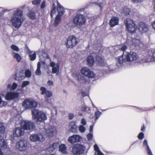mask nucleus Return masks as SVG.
Wrapping results in <instances>:
<instances>
[{"label":"nucleus","instance_id":"nucleus-41","mask_svg":"<svg viewBox=\"0 0 155 155\" xmlns=\"http://www.w3.org/2000/svg\"><path fill=\"white\" fill-rule=\"evenodd\" d=\"M40 91H41V94L42 95L45 94L47 91L46 88L43 87H41Z\"/></svg>","mask_w":155,"mask_h":155},{"label":"nucleus","instance_id":"nucleus-25","mask_svg":"<svg viewBox=\"0 0 155 155\" xmlns=\"http://www.w3.org/2000/svg\"><path fill=\"white\" fill-rule=\"evenodd\" d=\"M119 19L117 17H113L110 21L109 24L110 27H112L117 25L118 24Z\"/></svg>","mask_w":155,"mask_h":155},{"label":"nucleus","instance_id":"nucleus-18","mask_svg":"<svg viewBox=\"0 0 155 155\" xmlns=\"http://www.w3.org/2000/svg\"><path fill=\"white\" fill-rule=\"evenodd\" d=\"M19 93L15 92L8 91L7 92L5 96L6 100H12L18 97Z\"/></svg>","mask_w":155,"mask_h":155},{"label":"nucleus","instance_id":"nucleus-36","mask_svg":"<svg viewBox=\"0 0 155 155\" xmlns=\"http://www.w3.org/2000/svg\"><path fill=\"white\" fill-rule=\"evenodd\" d=\"M18 86L17 84L14 83L12 85L11 84H8L7 87L10 89V90H14L16 89Z\"/></svg>","mask_w":155,"mask_h":155},{"label":"nucleus","instance_id":"nucleus-27","mask_svg":"<svg viewBox=\"0 0 155 155\" xmlns=\"http://www.w3.org/2000/svg\"><path fill=\"white\" fill-rule=\"evenodd\" d=\"M87 65L89 67L92 66L94 63V58L93 56H89L87 58Z\"/></svg>","mask_w":155,"mask_h":155},{"label":"nucleus","instance_id":"nucleus-45","mask_svg":"<svg viewBox=\"0 0 155 155\" xmlns=\"http://www.w3.org/2000/svg\"><path fill=\"white\" fill-rule=\"evenodd\" d=\"M25 77L29 78L31 76V73L30 70H28L25 72Z\"/></svg>","mask_w":155,"mask_h":155},{"label":"nucleus","instance_id":"nucleus-6","mask_svg":"<svg viewBox=\"0 0 155 155\" xmlns=\"http://www.w3.org/2000/svg\"><path fill=\"white\" fill-rule=\"evenodd\" d=\"M44 128L45 130V135L49 137H53L54 134L56 132V127L49 124L46 125Z\"/></svg>","mask_w":155,"mask_h":155},{"label":"nucleus","instance_id":"nucleus-24","mask_svg":"<svg viewBox=\"0 0 155 155\" xmlns=\"http://www.w3.org/2000/svg\"><path fill=\"white\" fill-rule=\"evenodd\" d=\"M72 77L74 78L75 79L79 81L82 82H85L84 80L85 78L82 76L81 74L75 72L72 74Z\"/></svg>","mask_w":155,"mask_h":155},{"label":"nucleus","instance_id":"nucleus-52","mask_svg":"<svg viewBox=\"0 0 155 155\" xmlns=\"http://www.w3.org/2000/svg\"><path fill=\"white\" fill-rule=\"evenodd\" d=\"M81 123L83 125H86L87 124V121L84 118L82 119L81 121Z\"/></svg>","mask_w":155,"mask_h":155},{"label":"nucleus","instance_id":"nucleus-32","mask_svg":"<svg viewBox=\"0 0 155 155\" xmlns=\"http://www.w3.org/2000/svg\"><path fill=\"white\" fill-rule=\"evenodd\" d=\"M45 94V101L47 103H49V99L48 98L51 97L52 96L53 93L51 91H47Z\"/></svg>","mask_w":155,"mask_h":155},{"label":"nucleus","instance_id":"nucleus-40","mask_svg":"<svg viewBox=\"0 0 155 155\" xmlns=\"http://www.w3.org/2000/svg\"><path fill=\"white\" fill-rule=\"evenodd\" d=\"M5 130V127L3 124L2 123H0V133H4Z\"/></svg>","mask_w":155,"mask_h":155},{"label":"nucleus","instance_id":"nucleus-26","mask_svg":"<svg viewBox=\"0 0 155 155\" xmlns=\"http://www.w3.org/2000/svg\"><path fill=\"white\" fill-rule=\"evenodd\" d=\"M77 126L74 122H71L69 126V128L70 131L71 132H75L76 131Z\"/></svg>","mask_w":155,"mask_h":155},{"label":"nucleus","instance_id":"nucleus-17","mask_svg":"<svg viewBox=\"0 0 155 155\" xmlns=\"http://www.w3.org/2000/svg\"><path fill=\"white\" fill-rule=\"evenodd\" d=\"M127 55V58L128 61L131 62L136 60L138 58L137 54L133 51H130L129 53L126 52Z\"/></svg>","mask_w":155,"mask_h":155},{"label":"nucleus","instance_id":"nucleus-15","mask_svg":"<svg viewBox=\"0 0 155 155\" xmlns=\"http://www.w3.org/2000/svg\"><path fill=\"white\" fill-rule=\"evenodd\" d=\"M29 139L32 142H43L45 140V137L41 134H32L30 136Z\"/></svg>","mask_w":155,"mask_h":155},{"label":"nucleus","instance_id":"nucleus-57","mask_svg":"<svg viewBox=\"0 0 155 155\" xmlns=\"http://www.w3.org/2000/svg\"><path fill=\"white\" fill-rule=\"evenodd\" d=\"M25 51L28 54H31L32 53L31 51H30L28 48H26Z\"/></svg>","mask_w":155,"mask_h":155},{"label":"nucleus","instance_id":"nucleus-63","mask_svg":"<svg viewBox=\"0 0 155 155\" xmlns=\"http://www.w3.org/2000/svg\"><path fill=\"white\" fill-rule=\"evenodd\" d=\"M153 4L154 8L155 9V0H153Z\"/></svg>","mask_w":155,"mask_h":155},{"label":"nucleus","instance_id":"nucleus-53","mask_svg":"<svg viewBox=\"0 0 155 155\" xmlns=\"http://www.w3.org/2000/svg\"><path fill=\"white\" fill-rule=\"evenodd\" d=\"M127 46L126 45H124L121 47L120 50L123 51H125L127 49Z\"/></svg>","mask_w":155,"mask_h":155},{"label":"nucleus","instance_id":"nucleus-47","mask_svg":"<svg viewBox=\"0 0 155 155\" xmlns=\"http://www.w3.org/2000/svg\"><path fill=\"white\" fill-rule=\"evenodd\" d=\"M30 84V82L28 81H25L23 82L21 85V87H25L28 85Z\"/></svg>","mask_w":155,"mask_h":155},{"label":"nucleus","instance_id":"nucleus-9","mask_svg":"<svg viewBox=\"0 0 155 155\" xmlns=\"http://www.w3.org/2000/svg\"><path fill=\"white\" fill-rule=\"evenodd\" d=\"M85 149V147L79 144L75 145L72 147V152L76 155H78L83 153Z\"/></svg>","mask_w":155,"mask_h":155},{"label":"nucleus","instance_id":"nucleus-1","mask_svg":"<svg viewBox=\"0 0 155 155\" xmlns=\"http://www.w3.org/2000/svg\"><path fill=\"white\" fill-rule=\"evenodd\" d=\"M23 12L19 8L14 10L12 16L10 19V21L13 27L18 28L21 26L23 20L22 19Z\"/></svg>","mask_w":155,"mask_h":155},{"label":"nucleus","instance_id":"nucleus-10","mask_svg":"<svg viewBox=\"0 0 155 155\" xmlns=\"http://www.w3.org/2000/svg\"><path fill=\"white\" fill-rule=\"evenodd\" d=\"M16 148L20 151H23L29 148L27 141L25 140H21L16 145Z\"/></svg>","mask_w":155,"mask_h":155},{"label":"nucleus","instance_id":"nucleus-20","mask_svg":"<svg viewBox=\"0 0 155 155\" xmlns=\"http://www.w3.org/2000/svg\"><path fill=\"white\" fill-rule=\"evenodd\" d=\"M82 140V138L78 135H72L69 137L68 139V141L71 143L80 142Z\"/></svg>","mask_w":155,"mask_h":155},{"label":"nucleus","instance_id":"nucleus-16","mask_svg":"<svg viewBox=\"0 0 155 155\" xmlns=\"http://www.w3.org/2000/svg\"><path fill=\"white\" fill-rule=\"evenodd\" d=\"M96 62L101 66H105V70L106 71H110L109 67L107 65L104 60L101 57L97 56L96 57Z\"/></svg>","mask_w":155,"mask_h":155},{"label":"nucleus","instance_id":"nucleus-11","mask_svg":"<svg viewBox=\"0 0 155 155\" xmlns=\"http://www.w3.org/2000/svg\"><path fill=\"white\" fill-rule=\"evenodd\" d=\"M46 58L50 60V66L52 68V73L53 74L56 73L58 74L59 72L60 64L58 63H55L54 62L51 61V59L49 56L47 54H46Z\"/></svg>","mask_w":155,"mask_h":155},{"label":"nucleus","instance_id":"nucleus-14","mask_svg":"<svg viewBox=\"0 0 155 155\" xmlns=\"http://www.w3.org/2000/svg\"><path fill=\"white\" fill-rule=\"evenodd\" d=\"M7 144L5 142L3 136H0V155H4L3 153L1 150L4 149H6L7 148ZM4 155H16L15 154H10L5 153Z\"/></svg>","mask_w":155,"mask_h":155},{"label":"nucleus","instance_id":"nucleus-42","mask_svg":"<svg viewBox=\"0 0 155 155\" xmlns=\"http://www.w3.org/2000/svg\"><path fill=\"white\" fill-rule=\"evenodd\" d=\"M30 59L33 61L35 60L36 58V54L35 52H34L32 54H30L29 55Z\"/></svg>","mask_w":155,"mask_h":155},{"label":"nucleus","instance_id":"nucleus-8","mask_svg":"<svg viewBox=\"0 0 155 155\" xmlns=\"http://www.w3.org/2000/svg\"><path fill=\"white\" fill-rule=\"evenodd\" d=\"M81 73L82 75L89 78H94L95 76L94 73L87 67H82L81 70Z\"/></svg>","mask_w":155,"mask_h":155},{"label":"nucleus","instance_id":"nucleus-2","mask_svg":"<svg viewBox=\"0 0 155 155\" xmlns=\"http://www.w3.org/2000/svg\"><path fill=\"white\" fill-rule=\"evenodd\" d=\"M32 119L37 122H43L47 119V116L45 113L42 111L35 109L32 111Z\"/></svg>","mask_w":155,"mask_h":155},{"label":"nucleus","instance_id":"nucleus-50","mask_svg":"<svg viewBox=\"0 0 155 155\" xmlns=\"http://www.w3.org/2000/svg\"><path fill=\"white\" fill-rule=\"evenodd\" d=\"M144 0H131L132 2L134 3H140L142 2Z\"/></svg>","mask_w":155,"mask_h":155},{"label":"nucleus","instance_id":"nucleus-58","mask_svg":"<svg viewBox=\"0 0 155 155\" xmlns=\"http://www.w3.org/2000/svg\"><path fill=\"white\" fill-rule=\"evenodd\" d=\"M69 117L70 119L71 120L74 117V115L73 114L70 113L69 114Z\"/></svg>","mask_w":155,"mask_h":155},{"label":"nucleus","instance_id":"nucleus-54","mask_svg":"<svg viewBox=\"0 0 155 155\" xmlns=\"http://www.w3.org/2000/svg\"><path fill=\"white\" fill-rule=\"evenodd\" d=\"M87 108L90 110V108L89 107H87L86 106H83L81 107V110L83 112H85L86 111V110Z\"/></svg>","mask_w":155,"mask_h":155},{"label":"nucleus","instance_id":"nucleus-31","mask_svg":"<svg viewBox=\"0 0 155 155\" xmlns=\"http://www.w3.org/2000/svg\"><path fill=\"white\" fill-rule=\"evenodd\" d=\"M94 149L95 151V155H104L99 149V147L97 144H95L94 146Z\"/></svg>","mask_w":155,"mask_h":155},{"label":"nucleus","instance_id":"nucleus-35","mask_svg":"<svg viewBox=\"0 0 155 155\" xmlns=\"http://www.w3.org/2000/svg\"><path fill=\"white\" fill-rule=\"evenodd\" d=\"M143 146L146 145L148 155H153L152 152L148 145L147 141V140H144L143 143Z\"/></svg>","mask_w":155,"mask_h":155},{"label":"nucleus","instance_id":"nucleus-39","mask_svg":"<svg viewBox=\"0 0 155 155\" xmlns=\"http://www.w3.org/2000/svg\"><path fill=\"white\" fill-rule=\"evenodd\" d=\"M28 16L32 20L36 18V16L35 15V13L33 12H30L28 13Z\"/></svg>","mask_w":155,"mask_h":155},{"label":"nucleus","instance_id":"nucleus-44","mask_svg":"<svg viewBox=\"0 0 155 155\" xmlns=\"http://www.w3.org/2000/svg\"><path fill=\"white\" fill-rule=\"evenodd\" d=\"M101 114V113L98 110H97L96 111L95 114V120H96L100 117V115Z\"/></svg>","mask_w":155,"mask_h":155},{"label":"nucleus","instance_id":"nucleus-38","mask_svg":"<svg viewBox=\"0 0 155 155\" xmlns=\"http://www.w3.org/2000/svg\"><path fill=\"white\" fill-rule=\"evenodd\" d=\"M56 6L55 4L53 3L51 7V10L50 13V15L51 18H53L54 15L56 12Z\"/></svg>","mask_w":155,"mask_h":155},{"label":"nucleus","instance_id":"nucleus-43","mask_svg":"<svg viewBox=\"0 0 155 155\" xmlns=\"http://www.w3.org/2000/svg\"><path fill=\"white\" fill-rule=\"evenodd\" d=\"M11 48L13 50L15 51L16 52H18L19 51V48L15 45H12L11 46Z\"/></svg>","mask_w":155,"mask_h":155},{"label":"nucleus","instance_id":"nucleus-23","mask_svg":"<svg viewBox=\"0 0 155 155\" xmlns=\"http://www.w3.org/2000/svg\"><path fill=\"white\" fill-rule=\"evenodd\" d=\"M58 147V144L57 143H54L51 145L46 150V154L50 153L52 152Z\"/></svg>","mask_w":155,"mask_h":155},{"label":"nucleus","instance_id":"nucleus-55","mask_svg":"<svg viewBox=\"0 0 155 155\" xmlns=\"http://www.w3.org/2000/svg\"><path fill=\"white\" fill-rule=\"evenodd\" d=\"M45 1H43L41 5V8H45Z\"/></svg>","mask_w":155,"mask_h":155},{"label":"nucleus","instance_id":"nucleus-48","mask_svg":"<svg viewBox=\"0 0 155 155\" xmlns=\"http://www.w3.org/2000/svg\"><path fill=\"white\" fill-rule=\"evenodd\" d=\"M87 139L89 140H91L93 138V134L91 133H89L87 135Z\"/></svg>","mask_w":155,"mask_h":155},{"label":"nucleus","instance_id":"nucleus-21","mask_svg":"<svg viewBox=\"0 0 155 155\" xmlns=\"http://www.w3.org/2000/svg\"><path fill=\"white\" fill-rule=\"evenodd\" d=\"M24 129L21 127H16L14 131L13 134L14 136L20 137L24 134Z\"/></svg>","mask_w":155,"mask_h":155},{"label":"nucleus","instance_id":"nucleus-12","mask_svg":"<svg viewBox=\"0 0 155 155\" xmlns=\"http://www.w3.org/2000/svg\"><path fill=\"white\" fill-rule=\"evenodd\" d=\"M21 127L24 130H31L34 127L33 123L28 120H23L21 123Z\"/></svg>","mask_w":155,"mask_h":155},{"label":"nucleus","instance_id":"nucleus-22","mask_svg":"<svg viewBox=\"0 0 155 155\" xmlns=\"http://www.w3.org/2000/svg\"><path fill=\"white\" fill-rule=\"evenodd\" d=\"M149 26L148 25L143 22L140 23L138 29L139 31L142 33L146 32L148 30Z\"/></svg>","mask_w":155,"mask_h":155},{"label":"nucleus","instance_id":"nucleus-37","mask_svg":"<svg viewBox=\"0 0 155 155\" xmlns=\"http://www.w3.org/2000/svg\"><path fill=\"white\" fill-rule=\"evenodd\" d=\"M41 64L40 62H38L37 64V67L36 70L35 71V74L37 75H40L41 74V71L40 70Z\"/></svg>","mask_w":155,"mask_h":155},{"label":"nucleus","instance_id":"nucleus-4","mask_svg":"<svg viewBox=\"0 0 155 155\" xmlns=\"http://www.w3.org/2000/svg\"><path fill=\"white\" fill-rule=\"evenodd\" d=\"M22 105L25 109H29L36 108L38 104L34 100L29 98L25 100L23 102Z\"/></svg>","mask_w":155,"mask_h":155},{"label":"nucleus","instance_id":"nucleus-30","mask_svg":"<svg viewBox=\"0 0 155 155\" xmlns=\"http://www.w3.org/2000/svg\"><path fill=\"white\" fill-rule=\"evenodd\" d=\"M62 16L59 15H57L55 18V20L53 24V25L54 27L56 26L60 22Z\"/></svg>","mask_w":155,"mask_h":155},{"label":"nucleus","instance_id":"nucleus-13","mask_svg":"<svg viewBox=\"0 0 155 155\" xmlns=\"http://www.w3.org/2000/svg\"><path fill=\"white\" fill-rule=\"evenodd\" d=\"M143 42L140 36L138 35H136L131 41L130 46H133L137 47L142 45Z\"/></svg>","mask_w":155,"mask_h":155},{"label":"nucleus","instance_id":"nucleus-3","mask_svg":"<svg viewBox=\"0 0 155 155\" xmlns=\"http://www.w3.org/2000/svg\"><path fill=\"white\" fill-rule=\"evenodd\" d=\"M124 23L128 32L133 33L136 31L137 26L133 20L130 18H126L124 21Z\"/></svg>","mask_w":155,"mask_h":155},{"label":"nucleus","instance_id":"nucleus-7","mask_svg":"<svg viewBox=\"0 0 155 155\" xmlns=\"http://www.w3.org/2000/svg\"><path fill=\"white\" fill-rule=\"evenodd\" d=\"M78 43L76 37L74 35H71L67 39L66 45L68 48H72Z\"/></svg>","mask_w":155,"mask_h":155},{"label":"nucleus","instance_id":"nucleus-19","mask_svg":"<svg viewBox=\"0 0 155 155\" xmlns=\"http://www.w3.org/2000/svg\"><path fill=\"white\" fill-rule=\"evenodd\" d=\"M127 55L126 54V52H124L122 55L118 57L116 59V61L117 62V66H119L120 64H122L128 61L127 58Z\"/></svg>","mask_w":155,"mask_h":155},{"label":"nucleus","instance_id":"nucleus-59","mask_svg":"<svg viewBox=\"0 0 155 155\" xmlns=\"http://www.w3.org/2000/svg\"><path fill=\"white\" fill-rule=\"evenodd\" d=\"M48 84L50 85H53V82L51 81H48Z\"/></svg>","mask_w":155,"mask_h":155},{"label":"nucleus","instance_id":"nucleus-61","mask_svg":"<svg viewBox=\"0 0 155 155\" xmlns=\"http://www.w3.org/2000/svg\"><path fill=\"white\" fill-rule=\"evenodd\" d=\"M93 125H91L90 126V129H89L90 132H92V131L93 130Z\"/></svg>","mask_w":155,"mask_h":155},{"label":"nucleus","instance_id":"nucleus-28","mask_svg":"<svg viewBox=\"0 0 155 155\" xmlns=\"http://www.w3.org/2000/svg\"><path fill=\"white\" fill-rule=\"evenodd\" d=\"M12 55L18 62H19L21 61L22 59L21 57L18 53L12 51Z\"/></svg>","mask_w":155,"mask_h":155},{"label":"nucleus","instance_id":"nucleus-64","mask_svg":"<svg viewBox=\"0 0 155 155\" xmlns=\"http://www.w3.org/2000/svg\"><path fill=\"white\" fill-rule=\"evenodd\" d=\"M2 102V99H1V97H0V104Z\"/></svg>","mask_w":155,"mask_h":155},{"label":"nucleus","instance_id":"nucleus-33","mask_svg":"<svg viewBox=\"0 0 155 155\" xmlns=\"http://www.w3.org/2000/svg\"><path fill=\"white\" fill-rule=\"evenodd\" d=\"M66 147L64 144H61L59 146V151L64 154H67V152L66 150Z\"/></svg>","mask_w":155,"mask_h":155},{"label":"nucleus","instance_id":"nucleus-46","mask_svg":"<svg viewBox=\"0 0 155 155\" xmlns=\"http://www.w3.org/2000/svg\"><path fill=\"white\" fill-rule=\"evenodd\" d=\"M79 129L80 132L84 133L85 130V128L83 125H80L79 126Z\"/></svg>","mask_w":155,"mask_h":155},{"label":"nucleus","instance_id":"nucleus-56","mask_svg":"<svg viewBox=\"0 0 155 155\" xmlns=\"http://www.w3.org/2000/svg\"><path fill=\"white\" fill-rule=\"evenodd\" d=\"M151 25L153 29L155 31V20L152 22Z\"/></svg>","mask_w":155,"mask_h":155},{"label":"nucleus","instance_id":"nucleus-5","mask_svg":"<svg viewBox=\"0 0 155 155\" xmlns=\"http://www.w3.org/2000/svg\"><path fill=\"white\" fill-rule=\"evenodd\" d=\"M73 21V23L75 25L81 26L85 23L86 18L83 15L78 14L74 17Z\"/></svg>","mask_w":155,"mask_h":155},{"label":"nucleus","instance_id":"nucleus-51","mask_svg":"<svg viewBox=\"0 0 155 155\" xmlns=\"http://www.w3.org/2000/svg\"><path fill=\"white\" fill-rule=\"evenodd\" d=\"M144 134L142 132H141L138 136V138L140 140L142 139L144 137Z\"/></svg>","mask_w":155,"mask_h":155},{"label":"nucleus","instance_id":"nucleus-49","mask_svg":"<svg viewBox=\"0 0 155 155\" xmlns=\"http://www.w3.org/2000/svg\"><path fill=\"white\" fill-rule=\"evenodd\" d=\"M41 0H34L32 2V4L35 5H39Z\"/></svg>","mask_w":155,"mask_h":155},{"label":"nucleus","instance_id":"nucleus-29","mask_svg":"<svg viewBox=\"0 0 155 155\" xmlns=\"http://www.w3.org/2000/svg\"><path fill=\"white\" fill-rule=\"evenodd\" d=\"M57 10L59 15L62 16L64 14V10L63 8L59 3L57 4Z\"/></svg>","mask_w":155,"mask_h":155},{"label":"nucleus","instance_id":"nucleus-60","mask_svg":"<svg viewBox=\"0 0 155 155\" xmlns=\"http://www.w3.org/2000/svg\"><path fill=\"white\" fill-rule=\"evenodd\" d=\"M153 60L155 61V51L153 52V54L152 55Z\"/></svg>","mask_w":155,"mask_h":155},{"label":"nucleus","instance_id":"nucleus-34","mask_svg":"<svg viewBox=\"0 0 155 155\" xmlns=\"http://www.w3.org/2000/svg\"><path fill=\"white\" fill-rule=\"evenodd\" d=\"M122 13L126 16H130L132 15L131 11L129 8H124L121 12Z\"/></svg>","mask_w":155,"mask_h":155},{"label":"nucleus","instance_id":"nucleus-62","mask_svg":"<svg viewBox=\"0 0 155 155\" xmlns=\"http://www.w3.org/2000/svg\"><path fill=\"white\" fill-rule=\"evenodd\" d=\"M145 127L143 125V127H142L141 130L142 131H145Z\"/></svg>","mask_w":155,"mask_h":155}]
</instances>
